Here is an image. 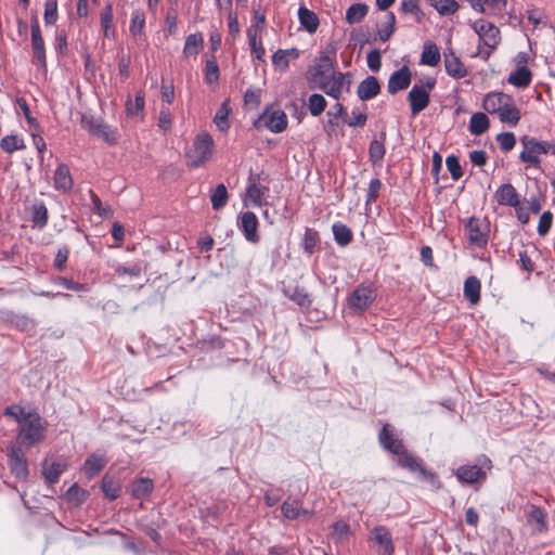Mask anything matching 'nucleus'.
<instances>
[{
  "instance_id": "1",
  "label": "nucleus",
  "mask_w": 555,
  "mask_h": 555,
  "mask_svg": "<svg viewBox=\"0 0 555 555\" xmlns=\"http://www.w3.org/2000/svg\"><path fill=\"white\" fill-rule=\"evenodd\" d=\"M49 423L37 411H28L21 421L16 435V447L30 449L47 438Z\"/></svg>"
},
{
  "instance_id": "2",
  "label": "nucleus",
  "mask_w": 555,
  "mask_h": 555,
  "mask_svg": "<svg viewBox=\"0 0 555 555\" xmlns=\"http://www.w3.org/2000/svg\"><path fill=\"white\" fill-rule=\"evenodd\" d=\"M474 30L479 37L478 55L487 61L492 51L500 43V30L499 28L485 20H478L474 23Z\"/></svg>"
},
{
  "instance_id": "3",
  "label": "nucleus",
  "mask_w": 555,
  "mask_h": 555,
  "mask_svg": "<svg viewBox=\"0 0 555 555\" xmlns=\"http://www.w3.org/2000/svg\"><path fill=\"white\" fill-rule=\"evenodd\" d=\"M214 140L208 132L198 133L193 141L192 147L186 153L189 166L198 168L208 162L212 155Z\"/></svg>"
},
{
  "instance_id": "4",
  "label": "nucleus",
  "mask_w": 555,
  "mask_h": 555,
  "mask_svg": "<svg viewBox=\"0 0 555 555\" xmlns=\"http://www.w3.org/2000/svg\"><path fill=\"white\" fill-rule=\"evenodd\" d=\"M436 86L434 77H427L424 81L415 82L408 94L411 113L416 116L424 111L430 102V91Z\"/></svg>"
},
{
  "instance_id": "5",
  "label": "nucleus",
  "mask_w": 555,
  "mask_h": 555,
  "mask_svg": "<svg viewBox=\"0 0 555 555\" xmlns=\"http://www.w3.org/2000/svg\"><path fill=\"white\" fill-rule=\"evenodd\" d=\"M468 243L478 248H485L488 244L490 223L483 218L470 217L465 222Z\"/></svg>"
},
{
  "instance_id": "6",
  "label": "nucleus",
  "mask_w": 555,
  "mask_h": 555,
  "mask_svg": "<svg viewBox=\"0 0 555 555\" xmlns=\"http://www.w3.org/2000/svg\"><path fill=\"white\" fill-rule=\"evenodd\" d=\"M376 289L372 284H359L348 298L349 307L356 312H363L375 301Z\"/></svg>"
},
{
  "instance_id": "7",
  "label": "nucleus",
  "mask_w": 555,
  "mask_h": 555,
  "mask_svg": "<svg viewBox=\"0 0 555 555\" xmlns=\"http://www.w3.org/2000/svg\"><path fill=\"white\" fill-rule=\"evenodd\" d=\"M520 141L524 150L521 151L519 158L522 163L537 166L540 164L539 155L546 154L550 150L548 143L538 141L533 137L524 135Z\"/></svg>"
},
{
  "instance_id": "8",
  "label": "nucleus",
  "mask_w": 555,
  "mask_h": 555,
  "mask_svg": "<svg viewBox=\"0 0 555 555\" xmlns=\"http://www.w3.org/2000/svg\"><path fill=\"white\" fill-rule=\"evenodd\" d=\"M81 126L90 134L98 137L109 144L116 143L115 131H113L103 120L91 115H82Z\"/></svg>"
},
{
  "instance_id": "9",
  "label": "nucleus",
  "mask_w": 555,
  "mask_h": 555,
  "mask_svg": "<svg viewBox=\"0 0 555 555\" xmlns=\"http://www.w3.org/2000/svg\"><path fill=\"white\" fill-rule=\"evenodd\" d=\"M7 456L11 473L16 479L25 481L28 478L29 470L23 448L16 446L8 448Z\"/></svg>"
},
{
  "instance_id": "10",
  "label": "nucleus",
  "mask_w": 555,
  "mask_h": 555,
  "mask_svg": "<svg viewBox=\"0 0 555 555\" xmlns=\"http://www.w3.org/2000/svg\"><path fill=\"white\" fill-rule=\"evenodd\" d=\"M349 74L340 72H332L331 78L325 85L320 86L322 90L328 96L339 100L344 91H349L351 81L347 79Z\"/></svg>"
},
{
  "instance_id": "11",
  "label": "nucleus",
  "mask_w": 555,
  "mask_h": 555,
  "mask_svg": "<svg viewBox=\"0 0 555 555\" xmlns=\"http://www.w3.org/2000/svg\"><path fill=\"white\" fill-rule=\"evenodd\" d=\"M378 441L383 449L392 454L402 452V448L404 447L402 440L396 436L395 429L390 424H385L383 426L378 434Z\"/></svg>"
},
{
  "instance_id": "12",
  "label": "nucleus",
  "mask_w": 555,
  "mask_h": 555,
  "mask_svg": "<svg viewBox=\"0 0 555 555\" xmlns=\"http://www.w3.org/2000/svg\"><path fill=\"white\" fill-rule=\"evenodd\" d=\"M526 513L527 524L532 527L533 534H540L547 531V513L540 506L531 504Z\"/></svg>"
},
{
  "instance_id": "13",
  "label": "nucleus",
  "mask_w": 555,
  "mask_h": 555,
  "mask_svg": "<svg viewBox=\"0 0 555 555\" xmlns=\"http://www.w3.org/2000/svg\"><path fill=\"white\" fill-rule=\"evenodd\" d=\"M412 79V73L406 65H403L398 70L393 72L387 83V90L390 94H396L401 90L406 89Z\"/></svg>"
},
{
  "instance_id": "14",
  "label": "nucleus",
  "mask_w": 555,
  "mask_h": 555,
  "mask_svg": "<svg viewBox=\"0 0 555 555\" xmlns=\"http://www.w3.org/2000/svg\"><path fill=\"white\" fill-rule=\"evenodd\" d=\"M238 227L248 242L253 244L259 242L260 237L257 233L258 219L253 211H245L241 215Z\"/></svg>"
},
{
  "instance_id": "15",
  "label": "nucleus",
  "mask_w": 555,
  "mask_h": 555,
  "mask_svg": "<svg viewBox=\"0 0 555 555\" xmlns=\"http://www.w3.org/2000/svg\"><path fill=\"white\" fill-rule=\"evenodd\" d=\"M457 480L462 483L472 485L479 480H485L487 470L479 465H462L455 472Z\"/></svg>"
},
{
  "instance_id": "16",
  "label": "nucleus",
  "mask_w": 555,
  "mask_h": 555,
  "mask_svg": "<svg viewBox=\"0 0 555 555\" xmlns=\"http://www.w3.org/2000/svg\"><path fill=\"white\" fill-rule=\"evenodd\" d=\"M371 539L379 545L382 555H393L392 537L385 526H376L371 531Z\"/></svg>"
},
{
  "instance_id": "17",
  "label": "nucleus",
  "mask_w": 555,
  "mask_h": 555,
  "mask_svg": "<svg viewBox=\"0 0 555 555\" xmlns=\"http://www.w3.org/2000/svg\"><path fill=\"white\" fill-rule=\"evenodd\" d=\"M508 102H512V96L503 92H491L483 99L482 106L489 114H499Z\"/></svg>"
},
{
  "instance_id": "18",
  "label": "nucleus",
  "mask_w": 555,
  "mask_h": 555,
  "mask_svg": "<svg viewBox=\"0 0 555 555\" xmlns=\"http://www.w3.org/2000/svg\"><path fill=\"white\" fill-rule=\"evenodd\" d=\"M261 119L263 120L266 127L274 133H280L287 127V116L281 109H274L270 113H264L261 116Z\"/></svg>"
},
{
  "instance_id": "19",
  "label": "nucleus",
  "mask_w": 555,
  "mask_h": 555,
  "mask_svg": "<svg viewBox=\"0 0 555 555\" xmlns=\"http://www.w3.org/2000/svg\"><path fill=\"white\" fill-rule=\"evenodd\" d=\"M54 189L62 193L72 191L74 181L66 164H60L54 171L53 176Z\"/></svg>"
},
{
  "instance_id": "20",
  "label": "nucleus",
  "mask_w": 555,
  "mask_h": 555,
  "mask_svg": "<svg viewBox=\"0 0 555 555\" xmlns=\"http://www.w3.org/2000/svg\"><path fill=\"white\" fill-rule=\"evenodd\" d=\"M31 49H33V63L38 66V68L46 69L47 68V56H46V47L44 40L42 38L41 31L31 33Z\"/></svg>"
},
{
  "instance_id": "21",
  "label": "nucleus",
  "mask_w": 555,
  "mask_h": 555,
  "mask_svg": "<svg viewBox=\"0 0 555 555\" xmlns=\"http://www.w3.org/2000/svg\"><path fill=\"white\" fill-rule=\"evenodd\" d=\"M380 92V85L375 76H367L363 79L357 89V95L362 101H369L377 96Z\"/></svg>"
},
{
  "instance_id": "22",
  "label": "nucleus",
  "mask_w": 555,
  "mask_h": 555,
  "mask_svg": "<svg viewBox=\"0 0 555 555\" xmlns=\"http://www.w3.org/2000/svg\"><path fill=\"white\" fill-rule=\"evenodd\" d=\"M396 455L398 456V465L411 473H417L420 475L424 468L423 460L413 455L405 447L402 448V452H398Z\"/></svg>"
},
{
  "instance_id": "23",
  "label": "nucleus",
  "mask_w": 555,
  "mask_h": 555,
  "mask_svg": "<svg viewBox=\"0 0 555 555\" xmlns=\"http://www.w3.org/2000/svg\"><path fill=\"white\" fill-rule=\"evenodd\" d=\"M444 67L449 76L461 79L467 76V69L453 51L444 52Z\"/></svg>"
},
{
  "instance_id": "24",
  "label": "nucleus",
  "mask_w": 555,
  "mask_h": 555,
  "mask_svg": "<svg viewBox=\"0 0 555 555\" xmlns=\"http://www.w3.org/2000/svg\"><path fill=\"white\" fill-rule=\"evenodd\" d=\"M494 196L500 205L516 207L520 204L519 195L511 183L502 184Z\"/></svg>"
},
{
  "instance_id": "25",
  "label": "nucleus",
  "mask_w": 555,
  "mask_h": 555,
  "mask_svg": "<svg viewBox=\"0 0 555 555\" xmlns=\"http://www.w3.org/2000/svg\"><path fill=\"white\" fill-rule=\"evenodd\" d=\"M386 132L382 131L378 138L371 141L369 146V157L373 165H380L386 154Z\"/></svg>"
},
{
  "instance_id": "26",
  "label": "nucleus",
  "mask_w": 555,
  "mask_h": 555,
  "mask_svg": "<svg viewBox=\"0 0 555 555\" xmlns=\"http://www.w3.org/2000/svg\"><path fill=\"white\" fill-rule=\"evenodd\" d=\"M30 220L33 222V228L38 230H42L48 224L49 211L42 201L35 202L30 207Z\"/></svg>"
},
{
  "instance_id": "27",
  "label": "nucleus",
  "mask_w": 555,
  "mask_h": 555,
  "mask_svg": "<svg viewBox=\"0 0 555 555\" xmlns=\"http://www.w3.org/2000/svg\"><path fill=\"white\" fill-rule=\"evenodd\" d=\"M67 469V463L65 461H54L52 463L44 462L42 466V475L48 483H56L63 472Z\"/></svg>"
},
{
  "instance_id": "28",
  "label": "nucleus",
  "mask_w": 555,
  "mask_h": 555,
  "mask_svg": "<svg viewBox=\"0 0 555 555\" xmlns=\"http://www.w3.org/2000/svg\"><path fill=\"white\" fill-rule=\"evenodd\" d=\"M333 70L324 68V66H312L309 68L307 74V80L309 82V87L311 89L318 88L320 86L325 85L327 80L331 78V73Z\"/></svg>"
},
{
  "instance_id": "29",
  "label": "nucleus",
  "mask_w": 555,
  "mask_h": 555,
  "mask_svg": "<svg viewBox=\"0 0 555 555\" xmlns=\"http://www.w3.org/2000/svg\"><path fill=\"white\" fill-rule=\"evenodd\" d=\"M285 296L299 307L309 309L312 306L310 294L300 286L288 287L284 289Z\"/></svg>"
},
{
  "instance_id": "30",
  "label": "nucleus",
  "mask_w": 555,
  "mask_h": 555,
  "mask_svg": "<svg viewBox=\"0 0 555 555\" xmlns=\"http://www.w3.org/2000/svg\"><path fill=\"white\" fill-rule=\"evenodd\" d=\"M481 283L478 278L472 275L464 282L463 294L470 305L475 306L480 301Z\"/></svg>"
},
{
  "instance_id": "31",
  "label": "nucleus",
  "mask_w": 555,
  "mask_h": 555,
  "mask_svg": "<svg viewBox=\"0 0 555 555\" xmlns=\"http://www.w3.org/2000/svg\"><path fill=\"white\" fill-rule=\"evenodd\" d=\"M298 18L301 27L305 28L309 34L317 31L320 22L318 15L313 11L301 5L298 9Z\"/></svg>"
},
{
  "instance_id": "32",
  "label": "nucleus",
  "mask_w": 555,
  "mask_h": 555,
  "mask_svg": "<svg viewBox=\"0 0 555 555\" xmlns=\"http://www.w3.org/2000/svg\"><path fill=\"white\" fill-rule=\"evenodd\" d=\"M281 511L284 517L287 519H297L299 516H309L310 512L301 507V503L298 500L287 499L283 502Z\"/></svg>"
},
{
  "instance_id": "33",
  "label": "nucleus",
  "mask_w": 555,
  "mask_h": 555,
  "mask_svg": "<svg viewBox=\"0 0 555 555\" xmlns=\"http://www.w3.org/2000/svg\"><path fill=\"white\" fill-rule=\"evenodd\" d=\"M153 489L154 483L150 478H139L131 483V494L137 500H145Z\"/></svg>"
},
{
  "instance_id": "34",
  "label": "nucleus",
  "mask_w": 555,
  "mask_h": 555,
  "mask_svg": "<svg viewBox=\"0 0 555 555\" xmlns=\"http://www.w3.org/2000/svg\"><path fill=\"white\" fill-rule=\"evenodd\" d=\"M441 60L440 51L436 43L427 41L424 43L420 63L428 66H436Z\"/></svg>"
},
{
  "instance_id": "35",
  "label": "nucleus",
  "mask_w": 555,
  "mask_h": 555,
  "mask_svg": "<svg viewBox=\"0 0 555 555\" xmlns=\"http://www.w3.org/2000/svg\"><path fill=\"white\" fill-rule=\"evenodd\" d=\"M106 460L103 455L96 453L91 454L83 464V469L87 478L92 479L105 466Z\"/></svg>"
},
{
  "instance_id": "36",
  "label": "nucleus",
  "mask_w": 555,
  "mask_h": 555,
  "mask_svg": "<svg viewBox=\"0 0 555 555\" xmlns=\"http://www.w3.org/2000/svg\"><path fill=\"white\" fill-rule=\"evenodd\" d=\"M499 117L502 122L508 124L512 127L518 124L521 115L513 98L512 102H508L506 106H504V108L499 113Z\"/></svg>"
},
{
  "instance_id": "37",
  "label": "nucleus",
  "mask_w": 555,
  "mask_h": 555,
  "mask_svg": "<svg viewBox=\"0 0 555 555\" xmlns=\"http://www.w3.org/2000/svg\"><path fill=\"white\" fill-rule=\"evenodd\" d=\"M101 489L104 495L108 500L113 501L119 498L121 487L117 479L106 474L102 478Z\"/></svg>"
},
{
  "instance_id": "38",
  "label": "nucleus",
  "mask_w": 555,
  "mask_h": 555,
  "mask_svg": "<svg viewBox=\"0 0 555 555\" xmlns=\"http://www.w3.org/2000/svg\"><path fill=\"white\" fill-rule=\"evenodd\" d=\"M489 118L483 113H475L469 120V132L474 135H481L489 129Z\"/></svg>"
},
{
  "instance_id": "39",
  "label": "nucleus",
  "mask_w": 555,
  "mask_h": 555,
  "mask_svg": "<svg viewBox=\"0 0 555 555\" xmlns=\"http://www.w3.org/2000/svg\"><path fill=\"white\" fill-rule=\"evenodd\" d=\"M332 231H333L334 240L339 246L349 245L353 238L352 231L350 230V228H348L344 223H340V222L334 223L332 227Z\"/></svg>"
},
{
  "instance_id": "40",
  "label": "nucleus",
  "mask_w": 555,
  "mask_h": 555,
  "mask_svg": "<svg viewBox=\"0 0 555 555\" xmlns=\"http://www.w3.org/2000/svg\"><path fill=\"white\" fill-rule=\"evenodd\" d=\"M26 147L24 139L17 134H8L0 140V149L12 154Z\"/></svg>"
},
{
  "instance_id": "41",
  "label": "nucleus",
  "mask_w": 555,
  "mask_h": 555,
  "mask_svg": "<svg viewBox=\"0 0 555 555\" xmlns=\"http://www.w3.org/2000/svg\"><path fill=\"white\" fill-rule=\"evenodd\" d=\"M507 81L517 88H526L531 82V72L526 66L518 67L509 75Z\"/></svg>"
},
{
  "instance_id": "42",
  "label": "nucleus",
  "mask_w": 555,
  "mask_h": 555,
  "mask_svg": "<svg viewBox=\"0 0 555 555\" xmlns=\"http://www.w3.org/2000/svg\"><path fill=\"white\" fill-rule=\"evenodd\" d=\"M369 7L365 3H354L346 11V22L349 25L360 23L367 14Z\"/></svg>"
},
{
  "instance_id": "43",
  "label": "nucleus",
  "mask_w": 555,
  "mask_h": 555,
  "mask_svg": "<svg viewBox=\"0 0 555 555\" xmlns=\"http://www.w3.org/2000/svg\"><path fill=\"white\" fill-rule=\"evenodd\" d=\"M101 26L103 28L105 37H115L116 29L113 23V7L111 3L106 4L103 11L101 12Z\"/></svg>"
},
{
  "instance_id": "44",
  "label": "nucleus",
  "mask_w": 555,
  "mask_h": 555,
  "mask_svg": "<svg viewBox=\"0 0 555 555\" xmlns=\"http://www.w3.org/2000/svg\"><path fill=\"white\" fill-rule=\"evenodd\" d=\"M145 27V14L143 10L137 9L131 14L129 33L133 37L141 36Z\"/></svg>"
},
{
  "instance_id": "45",
  "label": "nucleus",
  "mask_w": 555,
  "mask_h": 555,
  "mask_svg": "<svg viewBox=\"0 0 555 555\" xmlns=\"http://www.w3.org/2000/svg\"><path fill=\"white\" fill-rule=\"evenodd\" d=\"M429 3L440 15L446 16L454 14L460 8L455 0H429Z\"/></svg>"
},
{
  "instance_id": "46",
  "label": "nucleus",
  "mask_w": 555,
  "mask_h": 555,
  "mask_svg": "<svg viewBox=\"0 0 555 555\" xmlns=\"http://www.w3.org/2000/svg\"><path fill=\"white\" fill-rule=\"evenodd\" d=\"M228 198L229 194L225 185L223 183L218 184L210 196L212 208L215 210L223 208L228 203Z\"/></svg>"
},
{
  "instance_id": "47",
  "label": "nucleus",
  "mask_w": 555,
  "mask_h": 555,
  "mask_svg": "<svg viewBox=\"0 0 555 555\" xmlns=\"http://www.w3.org/2000/svg\"><path fill=\"white\" fill-rule=\"evenodd\" d=\"M230 112H231V108L229 106V101H224L218 108V111L215 115V118H214V122L216 124L217 128L220 131H225L229 129L230 124L228 120V116H229Z\"/></svg>"
},
{
  "instance_id": "48",
  "label": "nucleus",
  "mask_w": 555,
  "mask_h": 555,
  "mask_svg": "<svg viewBox=\"0 0 555 555\" xmlns=\"http://www.w3.org/2000/svg\"><path fill=\"white\" fill-rule=\"evenodd\" d=\"M203 46V36L201 34H191L186 37L183 54L185 56L196 55Z\"/></svg>"
},
{
  "instance_id": "49",
  "label": "nucleus",
  "mask_w": 555,
  "mask_h": 555,
  "mask_svg": "<svg viewBox=\"0 0 555 555\" xmlns=\"http://www.w3.org/2000/svg\"><path fill=\"white\" fill-rule=\"evenodd\" d=\"M269 192V188L266 185H260L256 182L250 183L247 186L246 193L247 196L251 199V202L256 206L262 205V197Z\"/></svg>"
},
{
  "instance_id": "50",
  "label": "nucleus",
  "mask_w": 555,
  "mask_h": 555,
  "mask_svg": "<svg viewBox=\"0 0 555 555\" xmlns=\"http://www.w3.org/2000/svg\"><path fill=\"white\" fill-rule=\"evenodd\" d=\"M319 242V233L313 229H306L301 246L304 251L311 256L315 251L317 244Z\"/></svg>"
},
{
  "instance_id": "51",
  "label": "nucleus",
  "mask_w": 555,
  "mask_h": 555,
  "mask_svg": "<svg viewBox=\"0 0 555 555\" xmlns=\"http://www.w3.org/2000/svg\"><path fill=\"white\" fill-rule=\"evenodd\" d=\"M16 104L20 107V109L23 112V115H24L27 124L29 125V127L35 131L43 132V130H42L41 126L39 125V122L37 121V119L31 116L27 101L24 98H17Z\"/></svg>"
},
{
  "instance_id": "52",
  "label": "nucleus",
  "mask_w": 555,
  "mask_h": 555,
  "mask_svg": "<svg viewBox=\"0 0 555 555\" xmlns=\"http://www.w3.org/2000/svg\"><path fill=\"white\" fill-rule=\"evenodd\" d=\"M326 100L319 93L311 94L308 100V108L312 116L321 115L326 107Z\"/></svg>"
},
{
  "instance_id": "53",
  "label": "nucleus",
  "mask_w": 555,
  "mask_h": 555,
  "mask_svg": "<svg viewBox=\"0 0 555 555\" xmlns=\"http://www.w3.org/2000/svg\"><path fill=\"white\" fill-rule=\"evenodd\" d=\"M57 0H46L43 20L46 25H54L57 21Z\"/></svg>"
},
{
  "instance_id": "54",
  "label": "nucleus",
  "mask_w": 555,
  "mask_h": 555,
  "mask_svg": "<svg viewBox=\"0 0 555 555\" xmlns=\"http://www.w3.org/2000/svg\"><path fill=\"white\" fill-rule=\"evenodd\" d=\"M144 94L142 92H138L134 99V103H132L131 99L129 98L126 102V111L129 116L138 115L139 113H142L144 109Z\"/></svg>"
},
{
  "instance_id": "55",
  "label": "nucleus",
  "mask_w": 555,
  "mask_h": 555,
  "mask_svg": "<svg viewBox=\"0 0 555 555\" xmlns=\"http://www.w3.org/2000/svg\"><path fill=\"white\" fill-rule=\"evenodd\" d=\"M66 495L68 501L75 502L76 505H79L88 499L89 492L74 483L67 490Z\"/></svg>"
},
{
  "instance_id": "56",
  "label": "nucleus",
  "mask_w": 555,
  "mask_h": 555,
  "mask_svg": "<svg viewBox=\"0 0 555 555\" xmlns=\"http://www.w3.org/2000/svg\"><path fill=\"white\" fill-rule=\"evenodd\" d=\"M219 80V66L215 57L206 61L205 66V81L208 85L215 83Z\"/></svg>"
},
{
  "instance_id": "57",
  "label": "nucleus",
  "mask_w": 555,
  "mask_h": 555,
  "mask_svg": "<svg viewBox=\"0 0 555 555\" xmlns=\"http://www.w3.org/2000/svg\"><path fill=\"white\" fill-rule=\"evenodd\" d=\"M10 321L16 328L21 331H26L35 327V321L24 314H12Z\"/></svg>"
},
{
  "instance_id": "58",
  "label": "nucleus",
  "mask_w": 555,
  "mask_h": 555,
  "mask_svg": "<svg viewBox=\"0 0 555 555\" xmlns=\"http://www.w3.org/2000/svg\"><path fill=\"white\" fill-rule=\"evenodd\" d=\"M496 141L501 150L505 153L512 151L516 144V138L513 132H502L498 134Z\"/></svg>"
},
{
  "instance_id": "59",
  "label": "nucleus",
  "mask_w": 555,
  "mask_h": 555,
  "mask_svg": "<svg viewBox=\"0 0 555 555\" xmlns=\"http://www.w3.org/2000/svg\"><path fill=\"white\" fill-rule=\"evenodd\" d=\"M25 409L20 404H11L4 409L3 415L12 417L17 424L27 416Z\"/></svg>"
},
{
  "instance_id": "60",
  "label": "nucleus",
  "mask_w": 555,
  "mask_h": 555,
  "mask_svg": "<svg viewBox=\"0 0 555 555\" xmlns=\"http://www.w3.org/2000/svg\"><path fill=\"white\" fill-rule=\"evenodd\" d=\"M446 165L453 180L456 181L463 176V170L456 156H448L446 159Z\"/></svg>"
},
{
  "instance_id": "61",
  "label": "nucleus",
  "mask_w": 555,
  "mask_h": 555,
  "mask_svg": "<svg viewBox=\"0 0 555 555\" xmlns=\"http://www.w3.org/2000/svg\"><path fill=\"white\" fill-rule=\"evenodd\" d=\"M158 127L167 132L171 129L172 121H171V113L168 106L162 105L159 115H158Z\"/></svg>"
},
{
  "instance_id": "62",
  "label": "nucleus",
  "mask_w": 555,
  "mask_h": 555,
  "mask_svg": "<svg viewBox=\"0 0 555 555\" xmlns=\"http://www.w3.org/2000/svg\"><path fill=\"white\" fill-rule=\"evenodd\" d=\"M553 223V214L551 211H544L538 223V233L540 236H545Z\"/></svg>"
},
{
  "instance_id": "63",
  "label": "nucleus",
  "mask_w": 555,
  "mask_h": 555,
  "mask_svg": "<svg viewBox=\"0 0 555 555\" xmlns=\"http://www.w3.org/2000/svg\"><path fill=\"white\" fill-rule=\"evenodd\" d=\"M420 478L428 482L434 490H439L442 487L438 475L435 472L426 469L425 466L420 474Z\"/></svg>"
},
{
  "instance_id": "64",
  "label": "nucleus",
  "mask_w": 555,
  "mask_h": 555,
  "mask_svg": "<svg viewBox=\"0 0 555 555\" xmlns=\"http://www.w3.org/2000/svg\"><path fill=\"white\" fill-rule=\"evenodd\" d=\"M383 186L382 181L378 178H374L370 181L369 190L366 194V203H374L379 194V191Z\"/></svg>"
}]
</instances>
